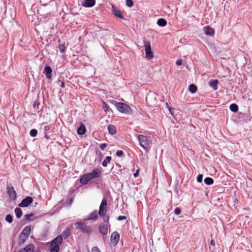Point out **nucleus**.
<instances>
[{"label":"nucleus","instance_id":"72a5a7b5","mask_svg":"<svg viewBox=\"0 0 252 252\" xmlns=\"http://www.w3.org/2000/svg\"><path fill=\"white\" fill-rule=\"evenodd\" d=\"M100 216L101 217H103V220L105 222H108L109 221V216L108 215H106V212H105L104 213V215L103 216Z\"/></svg>","mask_w":252,"mask_h":252},{"label":"nucleus","instance_id":"e433bc0d","mask_svg":"<svg viewBox=\"0 0 252 252\" xmlns=\"http://www.w3.org/2000/svg\"><path fill=\"white\" fill-rule=\"evenodd\" d=\"M181 210L180 209V208L177 207L175 209L174 213L176 215H180L181 214Z\"/></svg>","mask_w":252,"mask_h":252},{"label":"nucleus","instance_id":"ddd939ff","mask_svg":"<svg viewBox=\"0 0 252 252\" xmlns=\"http://www.w3.org/2000/svg\"><path fill=\"white\" fill-rule=\"evenodd\" d=\"M112 11H113V14L115 16H116L121 19H125V17H124L123 14H122L121 11L120 10V9H119L118 8L113 6H112Z\"/></svg>","mask_w":252,"mask_h":252},{"label":"nucleus","instance_id":"f3484780","mask_svg":"<svg viewBox=\"0 0 252 252\" xmlns=\"http://www.w3.org/2000/svg\"><path fill=\"white\" fill-rule=\"evenodd\" d=\"M31 230V228L30 226H26L22 230V232L21 234V236L24 235L25 236L26 239H27L30 234Z\"/></svg>","mask_w":252,"mask_h":252},{"label":"nucleus","instance_id":"b1692460","mask_svg":"<svg viewBox=\"0 0 252 252\" xmlns=\"http://www.w3.org/2000/svg\"><path fill=\"white\" fill-rule=\"evenodd\" d=\"M108 129L110 134L114 135L116 133V128L115 126L109 125L108 126Z\"/></svg>","mask_w":252,"mask_h":252},{"label":"nucleus","instance_id":"ea45409f","mask_svg":"<svg viewBox=\"0 0 252 252\" xmlns=\"http://www.w3.org/2000/svg\"><path fill=\"white\" fill-rule=\"evenodd\" d=\"M33 216V214L31 213V214H27V215H25V218L27 220H30V218H31V217H32Z\"/></svg>","mask_w":252,"mask_h":252},{"label":"nucleus","instance_id":"37998d69","mask_svg":"<svg viewBox=\"0 0 252 252\" xmlns=\"http://www.w3.org/2000/svg\"><path fill=\"white\" fill-rule=\"evenodd\" d=\"M123 154H124V153L122 151H118L116 152V155L118 157H121L123 155Z\"/></svg>","mask_w":252,"mask_h":252},{"label":"nucleus","instance_id":"2eb2a0df","mask_svg":"<svg viewBox=\"0 0 252 252\" xmlns=\"http://www.w3.org/2000/svg\"><path fill=\"white\" fill-rule=\"evenodd\" d=\"M95 4V0H84L82 4L83 6L86 7H92Z\"/></svg>","mask_w":252,"mask_h":252},{"label":"nucleus","instance_id":"a211bd4d","mask_svg":"<svg viewBox=\"0 0 252 252\" xmlns=\"http://www.w3.org/2000/svg\"><path fill=\"white\" fill-rule=\"evenodd\" d=\"M219 84V81L217 79L216 80H211L209 82V86L212 87L214 90L216 91L218 89V85Z\"/></svg>","mask_w":252,"mask_h":252},{"label":"nucleus","instance_id":"f704fd0d","mask_svg":"<svg viewBox=\"0 0 252 252\" xmlns=\"http://www.w3.org/2000/svg\"><path fill=\"white\" fill-rule=\"evenodd\" d=\"M126 5L128 7H131L133 5V1L132 0H126Z\"/></svg>","mask_w":252,"mask_h":252},{"label":"nucleus","instance_id":"6e6552de","mask_svg":"<svg viewBox=\"0 0 252 252\" xmlns=\"http://www.w3.org/2000/svg\"><path fill=\"white\" fill-rule=\"evenodd\" d=\"M92 179L94 178L91 173L84 174L81 177L80 182L83 185H86Z\"/></svg>","mask_w":252,"mask_h":252},{"label":"nucleus","instance_id":"39448f33","mask_svg":"<svg viewBox=\"0 0 252 252\" xmlns=\"http://www.w3.org/2000/svg\"><path fill=\"white\" fill-rule=\"evenodd\" d=\"M138 139L140 146L144 149H147L150 145L148 137L143 135H138Z\"/></svg>","mask_w":252,"mask_h":252},{"label":"nucleus","instance_id":"f257e3e1","mask_svg":"<svg viewBox=\"0 0 252 252\" xmlns=\"http://www.w3.org/2000/svg\"><path fill=\"white\" fill-rule=\"evenodd\" d=\"M110 102L114 104L118 111L120 112L127 115H129L131 113V108L126 104L122 102H118L114 100H112Z\"/></svg>","mask_w":252,"mask_h":252},{"label":"nucleus","instance_id":"f8f14e48","mask_svg":"<svg viewBox=\"0 0 252 252\" xmlns=\"http://www.w3.org/2000/svg\"><path fill=\"white\" fill-rule=\"evenodd\" d=\"M98 229L102 235H106L108 233V226L104 223H101L99 225Z\"/></svg>","mask_w":252,"mask_h":252},{"label":"nucleus","instance_id":"c9c22d12","mask_svg":"<svg viewBox=\"0 0 252 252\" xmlns=\"http://www.w3.org/2000/svg\"><path fill=\"white\" fill-rule=\"evenodd\" d=\"M58 48L61 53H63L65 50V47L64 44H61L59 46Z\"/></svg>","mask_w":252,"mask_h":252},{"label":"nucleus","instance_id":"79ce46f5","mask_svg":"<svg viewBox=\"0 0 252 252\" xmlns=\"http://www.w3.org/2000/svg\"><path fill=\"white\" fill-rule=\"evenodd\" d=\"M92 252H100V251L99 250V248L97 247H94L93 248H92Z\"/></svg>","mask_w":252,"mask_h":252},{"label":"nucleus","instance_id":"20e7f679","mask_svg":"<svg viewBox=\"0 0 252 252\" xmlns=\"http://www.w3.org/2000/svg\"><path fill=\"white\" fill-rule=\"evenodd\" d=\"M76 229H79L83 233L90 235L92 232V228L91 226L87 225L83 222H78L75 223Z\"/></svg>","mask_w":252,"mask_h":252},{"label":"nucleus","instance_id":"f03ea898","mask_svg":"<svg viewBox=\"0 0 252 252\" xmlns=\"http://www.w3.org/2000/svg\"><path fill=\"white\" fill-rule=\"evenodd\" d=\"M63 243V236L59 235L51 242L50 252H59L60 246Z\"/></svg>","mask_w":252,"mask_h":252},{"label":"nucleus","instance_id":"c756f323","mask_svg":"<svg viewBox=\"0 0 252 252\" xmlns=\"http://www.w3.org/2000/svg\"><path fill=\"white\" fill-rule=\"evenodd\" d=\"M189 91L191 93H194L197 91V87L194 84H191L189 86Z\"/></svg>","mask_w":252,"mask_h":252},{"label":"nucleus","instance_id":"1a4fd4ad","mask_svg":"<svg viewBox=\"0 0 252 252\" xmlns=\"http://www.w3.org/2000/svg\"><path fill=\"white\" fill-rule=\"evenodd\" d=\"M33 201V199L32 197L27 196L24 199L22 202L19 204V206L20 207H26L31 204Z\"/></svg>","mask_w":252,"mask_h":252},{"label":"nucleus","instance_id":"a19ab883","mask_svg":"<svg viewBox=\"0 0 252 252\" xmlns=\"http://www.w3.org/2000/svg\"><path fill=\"white\" fill-rule=\"evenodd\" d=\"M126 219V216H120L118 217L117 218V220H125Z\"/></svg>","mask_w":252,"mask_h":252},{"label":"nucleus","instance_id":"09e8293b","mask_svg":"<svg viewBox=\"0 0 252 252\" xmlns=\"http://www.w3.org/2000/svg\"><path fill=\"white\" fill-rule=\"evenodd\" d=\"M61 87H62L63 88H64L65 85L63 82H61Z\"/></svg>","mask_w":252,"mask_h":252},{"label":"nucleus","instance_id":"8fccbe9b","mask_svg":"<svg viewBox=\"0 0 252 252\" xmlns=\"http://www.w3.org/2000/svg\"><path fill=\"white\" fill-rule=\"evenodd\" d=\"M171 110H172V108H169V110L170 111V112L171 114H172Z\"/></svg>","mask_w":252,"mask_h":252},{"label":"nucleus","instance_id":"cd10ccee","mask_svg":"<svg viewBox=\"0 0 252 252\" xmlns=\"http://www.w3.org/2000/svg\"><path fill=\"white\" fill-rule=\"evenodd\" d=\"M230 110L234 112H237L238 111V106L236 104H232L229 107Z\"/></svg>","mask_w":252,"mask_h":252},{"label":"nucleus","instance_id":"393cba45","mask_svg":"<svg viewBox=\"0 0 252 252\" xmlns=\"http://www.w3.org/2000/svg\"><path fill=\"white\" fill-rule=\"evenodd\" d=\"M157 24L159 26L164 27L167 24L166 21L163 18H160L158 20Z\"/></svg>","mask_w":252,"mask_h":252},{"label":"nucleus","instance_id":"412c9836","mask_svg":"<svg viewBox=\"0 0 252 252\" xmlns=\"http://www.w3.org/2000/svg\"><path fill=\"white\" fill-rule=\"evenodd\" d=\"M98 214L97 210H94L88 216V220H95L98 217Z\"/></svg>","mask_w":252,"mask_h":252},{"label":"nucleus","instance_id":"4be33fe9","mask_svg":"<svg viewBox=\"0 0 252 252\" xmlns=\"http://www.w3.org/2000/svg\"><path fill=\"white\" fill-rule=\"evenodd\" d=\"M46 76L48 79H51L52 77V69L49 66H46L45 67Z\"/></svg>","mask_w":252,"mask_h":252},{"label":"nucleus","instance_id":"49530a36","mask_svg":"<svg viewBox=\"0 0 252 252\" xmlns=\"http://www.w3.org/2000/svg\"><path fill=\"white\" fill-rule=\"evenodd\" d=\"M139 169H138L136 172L134 174V176L135 177H137L138 176V174H139Z\"/></svg>","mask_w":252,"mask_h":252},{"label":"nucleus","instance_id":"473e14b6","mask_svg":"<svg viewBox=\"0 0 252 252\" xmlns=\"http://www.w3.org/2000/svg\"><path fill=\"white\" fill-rule=\"evenodd\" d=\"M37 134V130L35 129H32L30 131V135L32 137H35Z\"/></svg>","mask_w":252,"mask_h":252},{"label":"nucleus","instance_id":"423d86ee","mask_svg":"<svg viewBox=\"0 0 252 252\" xmlns=\"http://www.w3.org/2000/svg\"><path fill=\"white\" fill-rule=\"evenodd\" d=\"M107 200L104 197L101 202V204L99 206L98 214L99 216H103L104 213L106 212L105 209L107 207Z\"/></svg>","mask_w":252,"mask_h":252},{"label":"nucleus","instance_id":"5701e85b","mask_svg":"<svg viewBox=\"0 0 252 252\" xmlns=\"http://www.w3.org/2000/svg\"><path fill=\"white\" fill-rule=\"evenodd\" d=\"M71 233V229L69 227L66 228L62 233L64 239L68 237Z\"/></svg>","mask_w":252,"mask_h":252},{"label":"nucleus","instance_id":"aec40b11","mask_svg":"<svg viewBox=\"0 0 252 252\" xmlns=\"http://www.w3.org/2000/svg\"><path fill=\"white\" fill-rule=\"evenodd\" d=\"M86 128L84 124H81L80 126L78 128L77 132L79 135H83L85 133Z\"/></svg>","mask_w":252,"mask_h":252},{"label":"nucleus","instance_id":"9d476101","mask_svg":"<svg viewBox=\"0 0 252 252\" xmlns=\"http://www.w3.org/2000/svg\"><path fill=\"white\" fill-rule=\"evenodd\" d=\"M7 192L10 198L15 200L17 197L16 193L13 187H7Z\"/></svg>","mask_w":252,"mask_h":252},{"label":"nucleus","instance_id":"c85d7f7f","mask_svg":"<svg viewBox=\"0 0 252 252\" xmlns=\"http://www.w3.org/2000/svg\"><path fill=\"white\" fill-rule=\"evenodd\" d=\"M111 160V157H106L105 159L102 162V165L103 167L107 166V163H109Z\"/></svg>","mask_w":252,"mask_h":252},{"label":"nucleus","instance_id":"58836bf2","mask_svg":"<svg viewBox=\"0 0 252 252\" xmlns=\"http://www.w3.org/2000/svg\"><path fill=\"white\" fill-rule=\"evenodd\" d=\"M107 145L106 143H102L100 144V148L101 150H104L106 147H107Z\"/></svg>","mask_w":252,"mask_h":252},{"label":"nucleus","instance_id":"7ed1b4c3","mask_svg":"<svg viewBox=\"0 0 252 252\" xmlns=\"http://www.w3.org/2000/svg\"><path fill=\"white\" fill-rule=\"evenodd\" d=\"M63 243V236L59 235L51 242L50 252H59L60 246Z\"/></svg>","mask_w":252,"mask_h":252},{"label":"nucleus","instance_id":"a18cd8bd","mask_svg":"<svg viewBox=\"0 0 252 252\" xmlns=\"http://www.w3.org/2000/svg\"><path fill=\"white\" fill-rule=\"evenodd\" d=\"M210 244L213 246H215V240H211V242H210Z\"/></svg>","mask_w":252,"mask_h":252},{"label":"nucleus","instance_id":"0eeeda50","mask_svg":"<svg viewBox=\"0 0 252 252\" xmlns=\"http://www.w3.org/2000/svg\"><path fill=\"white\" fill-rule=\"evenodd\" d=\"M145 52L146 58L149 59H151L154 57L153 52L151 51V47L150 44L149 42H146L145 43Z\"/></svg>","mask_w":252,"mask_h":252},{"label":"nucleus","instance_id":"de8ad7c7","mask_svg":"<svg viewBox=\"0 0 252 252\" xmlns=\"http://www.w3.org/2000/svg\"><path fill=\"white\" fill-rule=\"evenodd\" d=\"M50 128V126H46L44 127V129L45 131H47L49 130Z\"/></svg>","mask_w":252,"mask_h":252},{"label":"nucleus","instance_id":"a878e982","mask_svg":"<svg viewBox=\"0 0 252 252\" xmlns=\"http://www.w3.org/2000/svg\"><path fill=\"white\" fill-rule=\"evenodd\" d=\"M15 212L16 213V216L17 218L19 219L22 217L23 213L21 209L19 208H16L15 209Z\"/></svg>","mask_w":252,"mask_h":252},{"label":"nucleus","instance_id":"6ab92c4d","mask_svg":"<svg viewBox=\"0 0 252 252\" xmlns=\"http://www.w3.org/2000/svg\"><path fill=\"white\" fill-rule=\"evenodd\" d=\"M205 33L207 35H213L214 34V30L209 26H205L204 28Z\"/></svg>","mask_w":252,"mask_h":252},{"label":"nucleus","instance_id":"9b49d317","mask_svg":"<svg viewBox=\"0 0 252 252\" xmlns=\"http://www.w3.org/2000/svg\"><path fill=\"white\" fill-rule=\"evenodd\" d=\"M119 239V234L117 232H114L111 234L110 238L111 242L114 245H116L118 243Z\"/></svg>","mask_w":252,"mask_h":252},{"label":"nucleus","instance_id":"c03bdc74","mask_svg":"<svg viewBox=\"0 0 252 252\" xmlns=\"http://www.w3.org/2000/svg\"><path fill=\"white\" fill-rule=\"evenodd\" d=\"M176 63L178 65H181L182 64V61L181 60H178L176 61Z\"/></svg>","mask_w":252,"mask_h":252},{"label":"nucleus","instance_id":"bb28decb","mask_svg":"<svg viewBox=\"0 0 252 252\" xmlns=\"http://www.w3.org/2000/svg\"><path fill=\"white\" fill-rule=\"evenodd\" d=\"M204 181V183L207 185H212L214 183L213 179L210 177L205 178Z\"/></svg>","mask_w":252,"mask_h":252},{"label":"nucleus","instance_id":"2f4dec72","mask_svg":"<svg viewBox=\"0 0 252 252\" xmlns=\"http://www.w3.org/2000/svg\"><path fill=\"white\" fill-rule=\"evenodd\" d=\"M5 220L9 223H11L13 221V218L11 215H7L5 217Z\"/></svg>","mask_w":252,"mask_h":252},{"label":"nucleus","instance_id":"dca6fc26","mask_svg":"<svg viewBox=\"0 0 252 252\" xmlns=\"http://www.w3.org/2000/svg\"><path fill=\"white\" fill-rule=\"evenodd\" d=\"M34 250V246L32 244L27 245L25 248L22 249L20 252H33Z\"/></svg>","mask_w":252,"mask_h":252},{"label":"nucleus","instance_id":"4468645a","mask_svg":"<svg viewBox=\"0 0 252 252\" xmlns=\"http://www.w3.org/2000/svg\"><path fill=\"white\" fill-rule=\"evenodd\" d=\"M93 178H97L100 177L102 175L101 169L96 168H94L91 173Z\"/></svg>","mask_w":252,"mask_h":252},{"label":"nucleus","instance_id":"7c9ffc66","mask_svg":"<svg viewBox=\"0 0 252 252\" xmlns=\"http://www.w3.org/2000/svg\"><path fill=\"white\" fill-rule=\"evenodd\" d=\"M102 108L105 112H107L110 110L109 106L104 101H102Z\"/></svg>","mask_w":252,"mask_h":252},{"label":"nucleus","instance_id":"4c0bfd02","mask_svg":"<svg viewBox=\"0 0 252 252\" xmlns=\"http://www.w3.org/2000/svg\"><path fill=\"white\" fill-rule=\"evenodd\" d=\"M203 175L201 174L199 175L197 177V181L199 183H201L202 181Z\"/></svg>","mask_w":252,"mask_h":252}]
</instances>
